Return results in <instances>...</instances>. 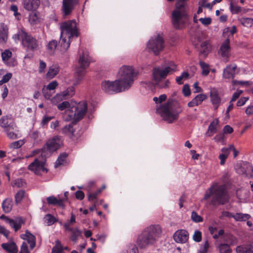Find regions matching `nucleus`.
Masks as SVG:
<instances>
[{"label":"nucleus","mask_w":253,"mask_h":253,"mask_svg":"<svg viewBox=\"0 0 253 253\" xmlns=\"http://www.w3.org/2000/svg\"><path fill=\"white\" fill-rule=\"evenodd\" d=\"M78 104H76L77 105ZM77 105L74 106H71L70 103L68 101H63L57 105L58 109L60 111H63L66 109H68V111L71 113V114H74L75 111V107Z\"/></svg>","instance_id":"26"},{"label":"nucleus","mask_w":253,"mask_h":253,"mask_svg":"<svg viewBox=\"0 0 253 253\" xmlns=\"http://www.w3.org/2000/svg\"><path fill=\"white\" fill-rule=\"evenodd\" d=\"M236 67L227 66L223 71V76L226 79L233 78Z\"/></svg>","instance_id":"31"},{"label":"nucleus","mask_w":253,"mask_h":253,"mask_svg":"<svg viewBox=\"0 0 253 253\" xmlns=\"http://www.w3.org/2000/svg\"><path fill=\"white\" fill-rule=\"evenodd\" d=\"M231 217L234 218L236 221H243L249 219L251 216L248 214L236 213L235 214L232 215Z\"/></svg>","instance_id":"34"},{"label":"nucleus","mask_w":253,"mask_h":253,"mask_svg":"<svg viewBox=\"0 0 253 253\" xmlns=\"http://www.w3.org/2000/svg\"><path fill=\"white\" fill-rule=\"evenodd\" d=\"M207 98V96L204 94L196 95L190 102L188 103V106L193 107L200 105L202 102Z\"/></svg>","instance_id":"24"},{"label":"nucleus","mask_w":253,"mask_h":253,"mask_svg":"<svg viewBox=\"0 0 253 253\" xmlns=\"http://www.w3.org/2000/svg\"><path fill=\"white\" fill-rule=\"evenodd\" d=\"M25 181L21 178L15 179L12 182V186L13 187H17L18 188L23 187L26 185Z\"/></svg>","instance_id":"43"},{"label":"nucleus","mask_w":253,"mask_h":253,"mask_svg":"<svg viewBox=\"0 0 253 253\" xmlns=\"http://www.w3.org/2000/svg\"><path fill=\"white\" fill-rule=\"evenodd\" d=\"M212 197L210 204L213 206L224 205L229 201V196L224 185L212 184L205 193L203 200H207Z\"/></svg>","instance_id":"3"},{"label":"nucleus","mask_w":253,"mask_h":253,"mask_svg":"<svg viewBox=\"0 0 253 253\" xmlns=\"http://www.w3.org/2000/svg\"><path fill=\"white\" fill-rule=\"evenodd\" d=\"M22 44L27 51H34L38 46L37 40L27 33L24 36Z\"/></svg>","instance_id":"12"},{"label":"nucleus","mask_w":253,"mask_h":253,"mask_svg":"<svg viewBox=\"0 0 253 253\" xmlns=\"http://www.w3.org/2000/svg\"><path fill=\"white\" fill-rule=\"evenodd\" d=\"M209 248V243L208 241H206L203 245H201L198 253H207Z\"/></svg>","instance_id":"51"},{"label":"nucleus","mask_w":253,"mask_h":253,"mask_svg":"<svg viewBox=\"0 0 253 253\" xmlns=\"http://www.w3.org/2000/svg\"><path fill=\"white\" fill-rule=\"evenodd\" d=\"M44 222L50 226L57 221V219L51 214H46L44 217Z\"/></svg>","instance_id":"39"},{"label":"nucleus","mask_w":253,"mask_h":253,"mask_svg":"<svg viewBox=\"0 0 253 253\" xmlns=\"http://www.w3.org/2000/svg\"><path fill=\"white\" fill-rule=\"evenodd\" d=\"M210 97L211 101L215 108V109H217L220 104L221 98L219 96L217 90L216 89L213 88L211 89L210 91Z\"/></svg>","instance_id":"21"},{"label":"nucleus","mask_w":253,"mask_h":253,"mask_svg":"<svg viewBox=\"0 0 253 253\" xmlns=\"http://www.w3.org/2000/svg\"><path fill=\"white\" fill-rule=\"evenodd\" d=\"M15 123L11 120L9 116H3L0 119V126L4 128L5 130L8 128H12V126L15 125Z\"/></svg>","instance_id":"25"},{"label":"nucleus","mask_w":253,"mask_h":253,"mask_svg":"<svg viewBox=\"0 0 253 253\" xmlns=\"http://www.w3.org/2000/svg\"><path fill=\"white\" fill-rule=\"evenodd\" d=\"M191 219L197 223L202 222L203 220L202 217L198 215L195 211H193L191 213Z\"/></svg>","instance_id":"47"},{"label":"nucleus","mask_w":253,"mask_h":253,"mask_svg":"<svg viewBox=\"0 0 253 253\" xmlns=\"http://www.w3.org/2000/svg\"><path fill=\"white\" fill-rule=\"evenodd\" d=\"M10 232L4 227L0 225V234H3L6 238H8Z\"/></svg>","instance_id":"63"},{"label":"nucleus","mask_w":253,"mask_h":253,"mask_svg":"<svg viewBox=\"0 0 253 253\" xmlns=\"http://www.w3.org/2000/svg\"><path fill=\"white\" fill-rule=\"evenodd\" d=\"M31 137L34 140V143H39L41 141L40 134L38 131H33L31 134Z\"/></svg>","instance_id":"48"},{"label":"nucleus","mask_w":253,"mask_h":253,"mask_svg":"<svg viewBox=\"0 0 253 253\" xmlns=\"http://www.w3.org/2000/svg\"><path fill=\"white\" fill-rule=\"evenodd\" d=\"M177 5L171 14V23L175 29L181 30L189 23V16L182 5Z\"/></svg>","instance_id":"5"},{"label":"nucleus","mask_w":253,"mask_h":253,"mask_svg":"<svg viewBox=\"0 0 253 253\" xmlns=\"http://www.w3.org/2000/svg\"><path fill=\"white\" fill-rule=\"evenodd\" d=\"M193 239L196 242H199L202 240V233L200 231L196 230L193 236Z\"/></svg>","instance_id":"54"},{"label":"nucleus","mask_w":253,"mask_h":253,"mask_svg":"<svg viewBox=\"0 0 253 253\" xmlns=\"http://www.w3.org/2000/svg\"><path fill=\"white\" fill-rule=\"evenodd\" d=\"M61 37H67L69 40L73 37L77 38L79 36V32L77 27L75 20H69L61 24Z\"/></svg>","instance_id":"7"},{"label":"nucleus","mask_w":253,"mask_h":253,"mask_svg":"<svg viewBox=\"0 0 253 253\" xmlns=\"http://www.w3.org/2000/svg\"><path fill=\"white\" fill-rule=\"evenodd\" d=\"M75 93V88L71 86L67 88V89L63 91L61 94H57L54 96L52 99V103H54L55 101H62L66 99L68 97H72Z\"/></svg>","instance_id":"15"},{"label":"nucleus","mask_w":253,"mask_h":253,"mask_svg":"<svg viewBox=\"0 0 253 253\" xmlns=\"http://www.w3.org/2000/svg\"><path fill=\"white\" fill-rule=\"evenodd\" d=\"M6 221L14 229L15 232L19 230L21 227L22 224L25 222L21 217H18L14 219L6 218Z\"/></svg>","instance_id":"20"},{"label":"nucleus","mask_w":253,"mask_h":253,"mask_svg":"<svg viewBox=\"0 0 253 253\" xmlns=\"http://www.w3.org/2000/svg\"><path fill=\"white\" fill-rule=\"evenodd\" d=\"M68 156V154L66 153H62L60 156L58 157L55 165V167H57L59 166H60L63 164V163L65 161L66 158Z\"/></svg>","instance_id":"40"},{"label":"nucleus","mask_w":253,"mask_h":253,"mask_svg":"<svg viewBox=\"0 0 253 253\" xmlns=\"http://www.w3.org/2000/svg\"><path fill=\"white\" fill-rule=\"evenodd\" d=\"M57 45V42L56 40H52L49 42L47 45V48L48 50H54Z\"/></svg>","instance_id":"56"},{"label":"nucleus","mask_w":253,"mask_h":253,"mask_svg":"<svg viewBox=\"0 0 253 253\" xmlns=\"http://www.w3.org/2000/svg\"><path fill=\"white\" fill-rule=\"evenodd\" d=\"M124 253H138V250L135 245L131 244L128 246L127 250Z\"/></svg>","instance_id":"55"},{"label":"nucleus","mask_w":253,"mask_h":253,"mask_svg":"<svg viewBox=\"0 0 253 253\" xmlns=\"http://www.w3.org/2000/svg\"><path fill=\"white\" fill-rule=\"evenodd\" d=\"M26 32L23 29H21L18 33L13 36V39L15 41L21 40L22 42L24 39V36L26 35Z\"/></svg>","instance_id":"41"},{"label":"nucleus","mask_w":253,"mask_h":253,"mask_svg":"<svg viewBox=\"0 0 253 253\" xmlns=\"http://www.w3.org/2000/svg\"><path fill=\"white\" fill-rule=\"evenodd\" d=\"M24 144V142L23 141L20 140L11 143L10 145V147L13 149H17L21 147Z\"/></svg>","instance_id":"52"},{"label":"nucleus","mask_w":253,"mask_h":253,"mask_svg":"<svg viewBox=\"0 0 253 253\" xmlns=\"http://www.w3.org/2000/svg\"><path fill=\"white\" fill-rule=\"evenodd\" d=\"M19 253H30L27 244L25 242L22 243Z\"/></svg>","instance_id":"62"},{"label":"nucleus","mask_w":253,"mask_h":253,"mask_svg":"<svg viewBox=\"0 0 253 253\" xmlns=\"http://www.w3.org/2000/svg\"><path fill=\"white\" fill-rule=\"evenodd\" d=\"M25 191L23 190H20L17 192L14 197L16 204L17 205L22 201L25 197Z\"/></svg>","instance_id":"38"},{"label":"nucleus","mask_w":253,"mask_h":253,"mask_svg":"<svg viewBox=\"0 0 253 253\" xmlns=\"http://www.w3.org/2000/svg\"><path fill=\"white\" fill-rule=\"evenodd\" d=\"M8 37V28L3 23H0V43H5Z\"/></svg>","instance_id":"22"},{"label":"nucleus","mask_w":253,"mask_h":253,"mask_svg":"<svg viewBox=\"0 0 253 253\" xmlns=\"http://www.w3.org/2000/svg\"><path fill=\"white\" fill-rule=\"evenodd\" d=\"M46 200L48 204L50 205H56L57 203V199L54 196L48 197Z\"/></svg>","instance_id":"58"},{"label":"nucleus","mask_w":253,"mask_h":253,"mask_svg":"<svg viewBox=\"0 0 253 253\" xmlns=\"http://www.w3.org/2000/svg\"><path fill=\"white\" fill-rule=\"evenodd\" d=\"M182 92L184 95L186 97L188 96L191 94V91L188 84H186L183 85L182 88Z\"/></svg>","instance_id":"60"},{"label":"nucleus","mask_w":253,"mask_h":253,"mask_svg":"<svg viewBox=\"0 0 253 253\" xmlns=\"http://www.w3.org/2000/svg\"><path fill=\"white\" fill-rule=\"evenodd\" d=\"M42 92L46 99H50L52 95L51 91L46 88L45 86H43L42 89Z\"/></svg>","instance_id":"53"},{"label":"nucleus","mask_w":253,"mask_h":253,"mask_svg":"<svg viewBox=\"0 0 253 253\" xmlns=\"http://www.w3.org/2000/svg\"><path fill=\"white\" fill-rule=\"evenodd\" d=\"M164 47V39L160 35L152 37L147 43L148 48L156 55H158Z\"/></svg>","instance_id":"8"},{"label":"nucleus","mask_w":253,"mask_h":253,"mask_svg":"<svg viewBox=\"0 0 253 253\" xmlns=\"http://www.w3.org/2000/svg\"><path fill=\"white\" fill-rule=\"evenodd\" d=\"M87 110V104L86 101L80 102L75 107L74 114H68L66 119L67 121L73 119V121L68 125L64 126L62 128V132L68 135L73 140H77L80 136L77 133H75L76 127L74 126L77 123L82 120L85 115Z\"/></svg>","instance_id":"2"},{"label":"nucleus","mask_w":253,"mask_h":253,"mask_svg":"<svg viewBox=\"0 0 253 253\" xmlns=\"http://www.w3.org/2000/svg\"><path fill=\"white\" fill-rule=\"evenodd\" d=\"M210 47L209 45V42L207 41H205L201 44L200 53L204 56H207L210 51Z\"/></svg>","instance_id":"33"},{"label":"nucleus","mask_w":253,"mask_h":253,"mask_svg":"<svg viewBox=\"0 0 253 253\" xmlns=\"http://www.w3.org/2000/svg\"><path fill=\"white\" fill-rule=\"evenodd\" d=\"M230 40L228 38L226 39L221 45L218 50V53L222 57L227 59L230 56Z\"/></svg>","instance_id":"18"},{"label":"nucleus","mask_w":253,"mask_h":253,"mask_svg":"<svg viewBox=\"0 0 253 253\" xmlns=\"http://www.w3.org/2000/svg\"><path fill=\"white\" fill-rule=\"evenodd\" d=\"M59 67L57 66L51 67L48 72L46 73V77L49 79L54 78L59 72Z\"/></svg>","instance_id":"36"},{"label":"nucleus","mask_w":253,"mask_h":253,"mask_svg":"<svg viewBox=\"0 0 253 253\" xmlns=\"http://www.w3.org/2000/svg\"><path fill=\"white\" fill-rule=\"evenodd\" d=\"M102 189H99L93 193H89L88 195V200L89 201H93L96 199L98 196L101 193Z\"/></svg>","instance_id":"46"},{"label":"nucleus","mask_w":253,"mask_h":253,"mask_svg":"<svg viewBox=\"0 0 253 253\" xmlns=\"http://www.w3.org/2000/svg\"><path fill=\"white\" fill-rule=\"evenodd\" d=\"M12 200L11 198L5 199L2 203V209L4 212H9L12 208Z\"/></svg>","instance_id":"30"},{"label":"nucleus","mask_w":253,"mask_h":253,"mask_svg":"<svg viewBox=\"0 0 253 253\" xmlns=\"http://www.w3.org/2000/svg\"><path fill=\"white\" fill-rule=\"evenodd\" d=\"M237 253H253V246L252 245H244L236 248Z\"/></svg>","instance_id":"28"},{"label":"nucleus","mask_w":253,"mask_h":253,"mask_svg":"<svg viewBox=\"0 0 253 253\" xmlns=\"http://www.w3.org/2000/svg\"><path fill=\"white\" fill-rule=\"evenodd\" d=\"M63 227L66 231L71 232L70 240L75 243H77L78 238L82 236V231L77 228H73L69 227V223H65L63 225Z\"/></svg>","instance_id":"19"},{"label":"nucleus","mask_w":253,"mask_h":253,"mask_svg":"<svg viewBox=\"0 0 253 253\" xmlns=\"http://www.w3.org/2000/svg\"><path fill=\"white\" fill-rule=\"evenodd\" d=\"M90 62V57L86 53H83L80 55V66L77 68L74 75L73 82L75 85L80 84L83 80L86 74L85 69L89 66Z\"/></svg>","instance_id":"6"},{"label":"nucleus","mask_w":253,"mask_h":253,"mask_svg":"<svg viewBox=\"0 0 253 253\" xmlns=\"http://www.w3.org/2000/svg\"><path fill=\"white\" fill-rule=\"evenodd\" d=\"M219 121L218 119H215L211 123L208 127V133L209 136L212 135L217 132V127L218 126Z\"/></svg>","instance_id":"29"},{"label":"nucleus","mask_w":253,"mask_h":253,"mask_svg":"<svg viewBox=\"0 0 253 253\" xmlns=\"http://www.w3.org/2000/svg\"><path fill=\"white\" fill-rule=\"evenodd\" d=\"M21 238L23 240H27L30 244L31 249H33L36 246V237L31 234L28 230H26L25 234L21 235Z\"/></svg>","instance_id":"23"},{"label":"nucleus","mask_w":253,"mask_h":253,"mask_svg":"<svg viewBox=\"0 0 253 253\" xmlns=\"http://www.w3.org/2000/svg\"><path fill=\"white\" fill-rule=\"evenodd\" d=\"M79 2V0H63L62 10L63 16L70 15Z\"/></svg>","instance_id":"13"},{"label":"nucleus","mask_w":253,"mask_h":253,"mask_svg":"<svg viewBox=\"0 0 253 253\" xmlns=\"http://www.w3.org/2000/svg\"><path fill=\"white\" fill-rule=\"evenodd\" d=\"M45 163L36 159L33 162L28 166L29 170L34 172L36 174H40L41 171L47 172V169L44 168Z\"/></svg>","instance_id":"14"},{"label":"nucleus","mask_w":253,"mask_h":253,"mask_svg":"<svg viewBox=\"0 0 253 253\" xmlns=\"http://www.w3.org/2000/svg\"><path fill=\"white\" fill-rule=\"evenodd\" d=\"M1 247L9 253H17L18 252L17 247L14 242L3 243Z\"/></svg>","instance_id":"27"},{"label":"nucleus","mask_w":253,"mask_h":253,"mask_svg":"<svg viewBox=\"0 0 253 253\" xmlns=\"http://www.w3.org/2000/svg\"><path fill=\"white\" fill-rule=\"evenodd\" d=\"M40 0H23L22 5L27 11H33L37 10L40 6Z\"/></svg>","instance_id":"17"},{"label":"nucleus","mask_w":253,"mask_h":253,"mask_svg":"<svg viewBox=\"0 0 253 253\" xmlns=\"http://www.w3.org/2000/svg\"><path fill=\"white\" fill-rule=\"evenodd\" d=\"M57 82L56 81H53L50 83L45 87L51 91L54 90L57 86Z\"/></svg>","instance_id":"61"},{"label":"nucleus","mask_w":253,"mask_h":253,"mask_svg":"<svg viewBox=\"0 0 253 253\" xmlns=\"http://www.w3.org/2000/svg\"><path fill=\"white\" fill-rule=\"evenodd\" d=\"M12 56V52L9 50H5L1 53L2 59L4 61H7Z\"/></svg>","instance_id":"50"},{"label":"nucleus","mask_w":253,"mask_h":253,"mask_svg":"<svg viewBox=\"0 0 253 253\" xmlns=\"http://www.w3.org/2000/svg\"><path fill=\"white\" fill-rule=\"evenodd\" d=\"M137 73L131 66H123L119 70V79L114 81H104L101 83L102 90L107 93L114 94L128 90L133 83Z\"/></svg>","instance_id":"1"},{"label":"nucleus","mask_w":253,"mask_h":253,"mask_svg":"<svg viewBox=\"0 0 253 253\" xmlns=\"http://www.w3.org/2000/svg\"><path fill=\"white\" fill-rule=\"evenodd\" d=\"M75 196H76V198L77 199L80 200H82L84 197V193L82 191L78 190L75 193Z\"/></svg>","instance_id":"64"},{"label":"nucleus","mask_w":253,"mask_h":253,"mask_svg":"<svg viewBox=\"0 0 253 253\" xmlns=\"http://www.w3.org/2000/svg\"><path fill=\"white\" fill-rule=\"evenodd\" d=\"M162 230L159 225H151L146 228L138 236L137 243L141 248L153 245L160 237Z\"/></svg>","instance_id":"4"},{"label":"nucleus","mask_w":253,"mask_h":253,"mask_svg":"<svg viewBox=\"0 0 253 253\" xmlns=\"http://www.w3.org/2000/svg\"><path fill=\"white\" fill-rule=\"evenodd\" d=\"M222 153L219 156V159L220 160V164L223 165L225 164V160L229 155V149L227 148H223L221 149Z\"/></svg>","instance_id":"35"},{"label":"nucleus","mask_w":253,"mask_h":253,"mask_svg":"<svg viewBox=\"0 0 253 253\" xmlns=\"http://www.w3.org/2000/svg\"><path fill=\"white\" fill-rule=\"evenodd\" d=\"M71 39L67 41L66 37L64 38L60 36V40L59 41V43L61 47V50L63 52H66L69 48L70 45Z\"/></svg>","instance_id":"32"},{"label":"nucleus","mask_w":253,"mask_h":253,"mask_svg":"<svg viewBox=\"0 0 253 253\" xmlns=\"http://www.w3.org/2000/svg\"><path fill=\"white\" fill-rule=\"evenodd\" d=\"M223 237L225 244L228 245H233L236 240L235 237L230 234H225Z\"/></svg>","instance_id":"37"},{"label":"nucleus","mask_w":253,"mask_h":253,"mask_svg":"<svg viewBox=\"0 0 253 253\" xmlns=\"http://www.w3.org/2000/svg\"><path fill=\"white\" fill-rule=\"evenodd\" d=\"M199 20L205 26H208L211 23V18L210 17L201 18Z\"/></svg>","instance_id":"59"},{"label":"nucleus","mask_w":253,"mask_h":253,"mask_svg":"<svg viewBox=\"0 0 253 253\" xmlns=\"http://www.w3.org/2000/svg\"><path fill=\"white\" fill-rule=\"evenodd\" d=\"M240 21L241 24L246 27H251L253 24V19L251 18H241Z\"/></svg>","instance_id":"44"},{"label":"nucleus","mask_w":253,"mask_h":253,"mask_svg":"<svg viewBox=\"0 0 253 253\" xmlns=\"http://www.w3.org/2000/svg\"><path fill=\"white\" fill-rule=\"evenodd\" d=\"M220 253H231V249L227 244H221L219 246Z\"/></svg>","instance_id":"42"},{"label":"nucleus","mask_w":253,"mask_h":253,"mask_svg":"<svg viewBox=\"0 0 253 253\" xmlns=\"http://www.w3.org/2000/svg\"><path fill=\"white\" fill-rule=\"evenodd\" d=\"M161 115L163 120L168 123H172L178 118V113H175L173 109L169 103L163 105L161 108Z\"/></svg>","instance_id":"9"},{"label":"nucleus","mask_w":253,"mask_h":253,"mask_svg":"<svg viewBox=\"0 0 253 253\" xmlns=\"http://www.w3.org/2000/svg\"><path fill=\"white\" fill-rule=\"evenodd\" d=\"M230 9L233 14H237L241 12L242 8L239 6H234L232 2H230Z\"/></svg>","instance_id":"49"},{"label":"nucleus","mask_w":253,"mask_h":253,"mask_svg":"<svg viewBox=\"0 0 253 253\" xmlns=\"http://www.w3.org/2000/svg\"><path fill=\"white\" fill-rule=\"evenodd\" d=\"M16 127V125H15L12 126V128H8L5 130L6 132L7 136L11 139H16L17 138V134L15 132V131H10V130H14Z\"/></svg>","instance_id":"45"},{"label":"nucleus","mask_w":253,"mask_h":253,"mask_svg":"<svg viewBox=\"0 0 253 253\" xmlns=\"http://www.w3.org/2000/svg\"><path fill=\"white\" fill-rule=\"evenodd\" d=\"M173 238L176 243H184L188 239L189 234L185 230H179L174 233Z\"/></svg>","instance_id":"16"},{"label":"nucleus","mask_w":253,"mask_h":253,"mask_svg":"<svg viewBox=\"0 0 253 253\" xmlns=\"http://www.w3.org/2000/svg\"><path fill=\"white\" fill-rule=\"evenodd\" d=\"M10 10L13 12L14 16L18 19H19V17L21 14L18 12V7L16 5L12 4L10 6Z\"/></svg>","instance_id":"57"},{"label":"nucleus","mask_w":253,"mask_h":253,"mask_svg":"<svg viewBox=\"0 0 253 253\" xmlns=\"http://www.w3.org/2000/svg\"><path fill=\"white\" fill-rule=\"evenodd\" d=\"M62 145L61 138L59 136H54L49 139L41 149L42 155H44L45 152H53L58 149Z\"/></svg>","instance_id":"11"},{"label":"nucleus","mask_w":253,"mask_h":253,"mask_svg":"<svg viewBox=\"0 0 253 253\" xmlns=\"http://www.w3.org/2000/svg\"><path fill=\"white\" fill-rule=\"evenodd\" d=\"M175 65L173 64L171 67L168 66L164 68L161 67H155L153 69L152 77L156 84H158L160 81L166 78L168 75L175 70Z\"/></svg>","instance_id":"10"}]
</instances>
